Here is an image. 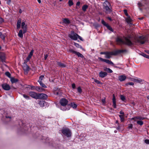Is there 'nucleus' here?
Listing matches in <instances>:
<instances>
[{
	"instance_id": "58",
	"label": "nucleus",
	"mask_w": 149,
	"mask_h": 149,
	"mask_svg": "<svg viewBox=\"0 0 149 149\" xmlns=\"http://www.w3.org/2000/svg\"><path fill=\"white\" fill-rule=\"evenodd\" d=\"M31 89L32 90H33L34 89H35V88L36 86H31Z\"/></svg>"
},
{
	"instance_id": "49",
	"label": "nucleus",
	"mask_w": 149,
	"mask_h": 149,
	"mask_svg": "<svg viewBox=\"0 0 149 149\" xmlns=\"http://www.w3.org/2000/svg\"><path fill=\"white\" fill-rule=\"evenodd\" d=\"M102 102V103L103 105H104L105 103V98L104 99H102L101 100Z\"/></svg>"
},
{
	"instance_id": "46",
	"label": "nucleus",
	"mask_w": 149,
	"mask_h": 149,
	"mask_svg": "<svg viewBox=\"0 0 149 149\" xmlns=\"http://www.w3.org/2000/svg\"><path fill=\"white\" fill-rule=\"evenodd\" d=\"M120 99L121 100L123 101H124L125 100V96L123 95H120Z\"/></svg>"
},
{
	"instance_id": "3",
	"label": "nucleus",
	"mask_w": 149,
	"mask_h": 149,
	"mask_svg": "<svg viewBox=\"0 0 149 149\" xmlns=\"http://www.w3.org/2000/svg\"><path fill=\"white\" fill-rule=\"evenodd\" d=\"M146 40V37L143 36H140L135 39V42L139 43L141 44H143L145 43Z\"/></svg>"
},
{
	"instance_id": "20",
	"label": "nucleus",
	"mask_w": 149,
	"mask_h": 149,
	"mask_svg": "<svg viewBox=\"0 0 149 149\" xmlns=\"http://www.w3.org/2000/svg\"><path fill=\"white\" fill-rule=\"evenodd\" d=\"M63 23L67 24H69L70 23V20L67 18H64L63 20Z\"/></svg>"
},
{
	"instance_id": "34",
	"label": "nucleus",
	"mask_w": 149,
	"mask_h": 149,
	"mask_svg": "<svg viewBox=\"0 0 149 149\" xmlns=\"http://www.w3.org/2000/svg\"><path fill=\"white\" fill-rule=\"evenodd\" d=\"M38 82L42 87L45 88H47L46 86L42 82V81H40V82Z\"/></svg>"
},
{
	"instance_id": "33",
	"label": "nucleus",
	"mask_w": 149,
	"mask_h": 149,
	"mask_svg": "<svg viewBox=\"0 0 149 149\" xmlns=\"http://www.w3.org/2000/svg\"><path fill=\"white\" fill-rule=\"evenodd\" d=\"M75 54L77 55L78 57H81L82 58L84 57L83 55L78 52H77Z\"/></svg>"
},
{
	"instance_id": "15",
	"label": "nucleus",
	"mask_w": 149,
	"mask_h": 149,
	"mask_svg": "<svg viewBox=\"0 0 149 149\" xmlns=\"http://www.w3.org/2000/svg\"><path fill=\"white\" fill-rule=\"evenodd\" d=\"M0 59L2 62H5V56L4 54H0Z\"/></svg>"
},
{
	"instance_id": "14",
	"label": "nucleus",
	"mask_w": 149,
	"mask_h": 149,
	"mask_svg": "<svg viewBox=\"0 0 149 149\" xmlns=\"http://www.w3.org/2000/svg\"><path fill=\"white\" fill-rule=\"evenodd\" d=\"M23 69L25 72L28 73V71L29 70V66L26 65L25 64L23 66Z\"/></svg>"
},
{
	"instance_id": "18",
	"label": "nucleus",
	"mask_w": 149,
	"mask_h": 149,
	"mask_svg": "<svg viewBox=\"0 0 149 149\" xmlns=\"http://www.w3.org/2000/svg\"><path fill=\"white\" fill-rule=\"evenodd\" d=\"M113 97L112 100L113 103V106L114 108H116V99L114 95L113 94Z\"/></svg>"
},
{
	"instance_id": "22",
	"label": "nucleus",
	"mask_w": 149,
	"mask_h": 149,
	"mask_svg": "<svg viewBox=\"0 0 149 149\" xmlns=\"http://www.w3.org/2000/svg\"><path fill=\"white\" fill-rule=\"evenodd\" d=\"M10 80L11 83L13 84L15 83L18 81V80L17 79H15L13 77H12L10 79Z\"/></svg>"
},
{
	"instance_id": "62",
	"label": "nucleus",
	"mask_w": 149,
	"mask_h": 149,
	"mask_svg": "<svg viewBox=\"0 0 149 149\" xmlns=\"http://www.w3.org/2000/svg\"><path fill=\"white\" fill-rule=\"evenodd\" d=\"M3 22V19L1 18L0 17V23H2Z\"/></svg>"
},
{
	"instance_id": "26",
	"label": "nucleus",
	"mask_w": 149,
	"mask_h": 149,
	"mask_svg": "<svg viewBox=\"0 0 149 149\" xmlns=\"http://www.w3.org/2000/svg\"><path fill=\"white\" fill-rule=\"evenodd\" d=\"M46 102L44 101H40L39 103L40 106L41 107H43L45 106Z\"/></svg>"
},
{
	"instance_id": "40",
	"label": "nucleus",
	"mask_w": 149,
	"mask_h": 149,
	"mask_svg": "<svg viewBox=\"0 0 149 149\" xmlns=\"http://www.w3.org/2000/svg\"><path fill=\"white\" fill-rule=\"evenodd\" d=\"M68 4L70 6H71L73 5V3L71 0H69L68 1Z\"/></svg>"
},
{
	"instance_id": "4",
	"label": "nucleus",
	"mask_w": 149,
	"mask_h": 149,
	"mask_svg": "<svg viewBox=\"0 0 149 149\" xmlns=\"http://www.w3.org/2000/svg\"><path fill=\"white\" fill-rule=\"evenodd\" d=\"M61 132L63 135L69 137L71 136V132L70 130L68 128H65L61 130Z\"/></svg>"
},
{
	"instance_id": "19",
	"label": "nucleus",
	"mask_w": 149,
	"mask_h": 149,
	"mask_svg": "<svg viewBox=\"0 0 149 149\" xmlns=\"http://www.w3.org/2000/svg\"><path fill=\"white\" fill-rule=\"evenodd\" d=\"M133 81L137 83H139L140 84H142L143 83V82L144 81L143 80L141 79H133Z\"/></svg>"
},
{
	"instance_id": "35",
	"label": "nucleus",
	"mask_w": 149,
	"mask_h": 149,
	"mask_svg": "<svg viewBox=\"0 0 149 149\" xmlns=\"http://www.w3.org/2000/svg\"><path fill=\"white\" fill-rule=\"evenodd\" d=\"M68 52L70 53H72L73 54H75L77 52L74 50L72 49H70L68 50Z\"/></svg>"
},
{
	"instance_id": "17",
	"label": "nucleus",
	"mask_w": 149,
	"mask_h": 149,
	"mask_svg": "<svg viewBox=\"0 0 149 149\" xmlns=\"http://www.w3.org/2000/svg\"><path fill=\"white\" fill-rule=\"evenodd\" d=\"M116 53V55L118 54L124 53L125 52H127V50L126 49H124V50H115Z\"/></svg>"
},
{
	"instance_id": "31",
	"label": "nucleus",
	"mask_w": 149,
	"mask_h": 149,
	"mask_svg": "<svg viewBox=\"0 0 149 149\" xmlns=\"http://www.w3.org/2000/svg\"><path fill=\"white\" fill-rule=\"evenodd\" d=\"M6 36V33H4L3 34L1 33V35L0 36V37L3 40H5V37Z\"/></svg>"
},
{
	"instance_id": "51",
	"label": "nucleus",
	"mask_w": 149,
	"mask_h": 149,
	"mask_svg": "<svg viewBox=\"0 0 149 149\" xmlns=\"http://www.w3.org/2000/svg\"><path fill=\"white\" fill-rule=\"evenodd\" d=\"M133 125L132 124H129L128 128L129 129H132V127Z\"/></svg>"
},
{
	"instance_id": "59",
	"label": "nucleus",
	"mask_w": 149,
	"mask_h": 149,
	"mask_svg": "<svg viewBox=\"0 0 149 149\" xmlns=\"http://www.w3.org/2000/svg\"><path fill=\"white\" fill-rule=\"evenodd\" d=\"M25 25V23H24V22H22V25H21L22 28L24 27Z\"/></svg>"
},
{
	"instance_id": "61",
	"label": "nucleus",
	"mask_w": 149,
	"mask_h": 149,
	"mask_svg": "<svg viewBox=\"0 0 149 149\" xmlns=\"http://www.w3.org/2000/svg\"><path fill=\"white\" fill-rule=\"evenodd\" d=\"M80 4V2L79 1H78L76 5L77 6H79Z\"/></svg>"
},
{
	"instance_id": "53",
	"label": "nucleus",
	"mask_w": 149,
	"mask_h": 149,
	"mask_svg": "<svg viewBox=\"0 0 149 149\" xmlns=\"http://www.w3.org/2000/svg\"><path fill=\"white\" fill-rule=\"evenodd\" d=\"M124 13L125 14V15L127 16H128V14L127 13V10H124Z\"/></svg>"
},
{
	"instance_id": "47",
	"label": "nucleus",
	"mask_w": 149,
	"mask_h": 149,
	"mask_svg": "<svg viewBox=\"0 0 149 149\" xmlns=\"http://www.w3.org/2000/svg\"><path fill=\"white\" fill-rule=\"evenodd\" d=\"M82 89L80 87H79L77 88V91L80 93H81L82 92Z\"/></svg>"
},
{
	"instance_id": "48",
	"label": "nucleus",
	"mask_w": 149,
	"mask_h": 149,
	"mask_svg": "<svg viewBox=\"0 0 149 149\" xmlns=\"http://www.w3.org/2000/svg\"><path fill=\"white\" fill-rule=\"evenodd\" d=\"M33 51H34L33 50V49L31 51V52H30L28 56H30L31 57L32 56H33Z\"/></svg>"
},
{
	"instance_id": "63",
	"label": "nucleus",
	"mask_w": 149,
	"mask_h": 149,
	"mask_svg": "<svg viewBox=\"0 0 149 149\" xmlns=\"http://www.w3.org/2000/svg\"><path fill=\"white\" fill-rule=\"evenodd\" d=\"M72 87L74 89L75 87V85L74 84H72Z\"/></svg>"
},
{
	"instance_id": "8",
	"label": "nucleus",
	"mask_w": 149,
	"mask_h": 149,
	"mask_svg": "<svg viewBox=\"0 0 149 149\" xmlns=\"http://www.w3.org/2000/svg\"><path fill=\"white\" fill-rule=\"evenodd\" d=\"M101 23L104 26L106 27L108 29L112 32H113V31L112 27L108 24L104 20H102Z\"/></svg>"
},
{
	"instance_id": "27",
	"label": "nucleus",
	"mask_w": 149,
	"mask_h": 149,
	"mask_svg": "<svg viewBox=\"0 0 149 149\" xmlns=\"http://www.w3.org/2000/svg\"><path fill=\"white\" fill-rule=\"evenodd\" d=\"M68 106L72 107L73 108H76L77 107L76 104L72 103H71L70 104H68Z\"/></svg>"
},
{
	"instance_id": "9",
	"label": "nucleus",
	"mask_w": 149,
	"mask_h": 149,
	"mask_svg": "<svg viewBox=\"0 0 149 149\" xmlns=\"http://www.w3.org/2000/svg\"><path fill=\"white\" fill-rule=\"evenodd\" d=\"M98 59H99L100 60L105 62L111 65H114L113 62L109 60L104 59L100 57H98Z\"/></svg>"
},
{
	"instance_id": "57",
	"label": "nucleus",
	"mask_w": 149,
	"mask_h": 149,
	"mask_svg": "<svg viewBox=\"0 0 149 149\" xmlns=\"http://www.w3.org/2000/svg\"><path fill=\"white\" fill-rule=\"evenodd\" d=\"M107 52H101L100 53V54H105L106 55V54H107Z\"/></svg>"
},
{
	"instance_id": "23",
	"label": "nucleus",
	"mask_w": 149,
	"mask_h": 149,
	"mask_svg": "<svg viewBox=\"0 0 149 149\" xmlns=\"http://www.w3.org/2000/svg\"><path fill=\"white\" fill-rule=\"evenodd\" d=\"M35 89L39 92H42L44 90V89L40 86H36V87Z\"/></svg>"
},
{
	"instance_id": "36",
	"label": "nucleus",
	"mask_w": 149,
	"mask_h": 149,
	"mask_svg": "<svg viewBox=\"0 0 149 149\" xmlns=\"http://www.w3.org/2000/svg\"><path fill=\"white\" fill-rule=\"evenodd\" d=\"M5 75L8 77L11 78L12 77H11V74L10 73L8 72H6L5 73Z\"/></svg>"
},
{
	"instance_id": "64",
	"label": "nucleus",
	"mask_w": 149,
	"mask_h": 149,
	"mask_svg": "<svg viewBox=\"0 0 149 149\" xmlns=\"http://www.w3.org/2000/svg\"><path fill=\"white\" fill-rule=\"evenodd\" d=\"M48 56V55L47 54H46L45 56V57H44L45 59V60H46V59H47V58Z\"/></svg>"
},
{
	"instance_id": "25",
	"label": "nucleus",
	"mask_w": 149,
	"mask_h": 149,
	"mask_svg": "<svg viewBox=\"0 0 149 149\" xmlns=\"http://www.w3.org/2000/svg\"><path fill=\"white\" fill-rule=\"evenodd\" d=\"M21 19H19L17 23V29L19 28L21 26Z\"/></svg>"
},
{
	"instance_id": "41",
	"label": "nucleus",
	"mask_w": 149,
	"mask_h": 149,
	"mask_svg": "<svg viewBox=\"0 0 149 149\" xmlns=\"http://www.w3.org/2000/svg\"><path fill=\"white\" fill-rule=\"evenodd\" d=\"M23 97L25 98L27 100H29L30 99V97L26 95H25V94H23Z\"/></svg>"
},
{
	"instance_id": "39",
	"label": "nucleus",
	"mask_w": 149,
	"mask_h": 149,
	"mask_svg": "<svg viewBox=\"0 0 149 149\" xmlns=\"http://www.w3.org/2000/svg\"><path fill=\"white\" fill-rule=\"evenodd\" d=\"M137 123L140 125H142L143 124V123L141 120H138L137 121Z\"/></svg>"
},
{
	"instance_id": "6",
	"label": "nucleus",
	"mask_w": 149,
	"mask_h": 149,
	"mask_svg": "<svg viewBox=\"0 0 149 149\" xmlns=\"http://www.w3.org/2000/svg\"><path fill=\"white\" fill-rule=\"evenodd\" d=\"M111 55H116L115 51H114L113 52H107L105 57L106 58L109 59L111 57Z\"/></svg>"
},
{
	"instance_id": "5",
	"label": "nucleus",
	"mask_w": 149,
	"mask_h": 149,
	"mask_svg": "<svg viewBox=\"0 0 149 149\" xmlns=\"http://www.w3.org/2000/svg\"><path fill=\"white\" fill-rule=\"evenodd\" d=\"M78 35L74 33V31H72L71 33L69 35V37L73 40H77L78 38Z\"/></svg>"
},
{
	"instance_id": "32",
	"label": "nucleus",
	"mask_w": 149,
	"mask_h": 149,
	"mask_svg": "<svg viewBox=\"0 0 149 149\" xmlns=\"http://www.w3.org/2000/svg\"><path fill=\"white\" fill-rule=\"evenodd\" d=\"M18 36L20 38H22L23 37V34L22 33V31L20 30L19 31V32L18 33Z\"/></svg>"
},
{
	"instance_id": "10",
	"label": "nucleus",
	"mask_w": 149,
	"mask_h": 149,
	"mask_svg": "<svg viewBox=\"0 0 149 149\" xmlns=\"http://www.w3.org/2000/svg\"><path fill=\"white\" fill-rule=\"evenodd\" d=\"M68 102V100L64 98H62L60 101V103L61 105L64 107L66 106Z\"/></svg>"
},
{
	"instance_id": "37",
	"label": "nucleus",
	"mask_w": 149,
	"mask_h": 149,
	"mask_svg": "<svg viewBox=\"0 0 149 149\" xmlns=\"http://www.w3.org/2000/svg\"><path fill=\"white\" fill-rule=\"evenodd\" d=\"M119 116L120 118L121 121V122H123L124 120V116L123 115H119Z\"/></svg>"
},
{
	"instance_id": "21",
	"label": "nucleus",
	"mask_w": 149,
	"mask_h": 149,
	"mask_svg": "<svg viewBox=\"0 0 149 149\" xmlns=\"http://www.w3.org/2000/svg\"><path fill=\"white\" fill-rule=\"evenodd\" d=\"M57 64L61 68H63L66 67V65L61 62H59L57 63Z\"/></svg>"
},
{
	"instance_id": "42",
	"label": "nucleus",
	"mask_w": 149,
	"mask_h": 149,
	"mask_svg": "<svg viewBox=\"0 0 149 149\" xmlns=\"http://www.w3.org/2000/svg\"><path fill=\"white\" fill-rule=\"evenodd\" d=\"M44 77V76L43 75H41L39 79L38 80V81L40 82V81H42V80Z\"/></svg>"
},
{
	"instance_id": "24",
	"label": "nucleus",
	"mask_w": 149,
	"mask_h": 149,
	"mask_svg": "<svg viewBox=\"0 0 149 149\" xmlns=\"http://www.w3.org/2000/svg\"><path fill=\"white\" fill-rule=\"evenodd\" d=\"M74 45L77 48H80L82 50H84V49L81 46L79 45V44L74 42Z\"/></svg>"
},
{
	"instance_id": "16",
	"label": "nucleus",
	"mask_w": 149,
	"mask_h": 149,
	"mask_svg": "<svg viewBox=\"0 0 149 149\" xmlns=\"http://www.w3.org/2000/svg\"><path fill=\"white\" fill-rule=\"evenodd\" d=\"M126 78V76L124 75H120L118 77V79L120 81L125 80Z\"/></svg>"
},
{
	"instance_id": "56",
	"label": "nucleus",
	"mask_w": 149,
	"mask_h": 149,
	"mask_svg": "<svg viewBox=\"0 0 149 149\" xmlns=\"http://www.w3.org/2000/svg\"><path fill=\"white\" fill-rule=\"evenodd\" d=\"M78 38L81 41H83V39L79 35L78 36Z\"/></svg>"
},
{
	"instance_id": "13",
	"label": "nucleus",
	"mask_w": 149,
	"mask_h": 149,
	"mask_svg": "<svg viewBox=\"0 0 149 149\" xmlns=\"http://www.w3.org/2000/svg\"><path fill=\"white\" fill-rule=\"evenodd\" d=\"M107 75V73L106 72L101 71L99 73V76L100 77L103 78Z\"/></svg>"
},
{
	"instance_id": "60",
	"label": "nucleus",
	"mask_w": 149,
	"mask_h": 149,
	"mask_svg": "<svg viewBox=\"0 0 149 149\" xmlns=\"http://www.w3.org/2000/svg\"><path fill=\"white\" fill-rule=\"evenodd\" d=\"M120 113L121 114V115H123V116H124V112H123L122 111H120Z\"/></svg>"
},
{
	"instance_id": "52",
	"label": "nucleus",
	"mask_w": 149,
	"mask_h": 149,
	"mask_svg": "<svg viewBox=\"0 0 149 149\" xmlns=\"http://www.w3.org/2000/svg\"><path fill=\"white\" fill-rule=\"evenodd\" d=\"M141 55L145 58H146V57L147 56V55L145 54V53H143L142 52H141Z\"/></svg>"
},
{
	"instance_id": "2",
	"label": "nucleus",
	"mask_w": 149,
	"mask_h": 149,
	"mask_svg": "<svg viewBox=\"0 0 149 149\" xmlns=\"http://www.w3.org/2000/svg\"><path fill=\"white\" fill-rule=\"evenodd\" d=\"M103 5V8L104 10L106 13H109L112 11L111 5L108 1H105Z\"/></svg>"
},
{
	"instance_id": "7",
	"label": "nucleus",
	"mask_w": 149,
	"mask_h": 149,
	"mask_svg": "<svg viewBox=\"0 0 149 149\" xmlns=\"http://www.w3.org/2000/svg\"><path fill=\"white\" fill-rule=\"evenodd\" d=\"M47 95L44 93H38L37 99H42L46 100L47 98Z\"/></svg>"
},
{
	"instance_id": "55",
	"label": "nucleus",
	"mask_w": 149,
	"mask_h": 149,
	"mask_svg": "<svg viewBox=\"0 0 149 149\" xmlns=\"http://www.w3.org/2000/svg\"><path fill=\"white\" fill-rule=\"evenodd\" d=\"M138 6L140 7L143 6V5L140 2H139L138 4Z\"/></svg>"
},
{
	"instance_id": "29",
	"label": "nucleus",
	"mask_w": 149,
	"mask_h": 149,
	"mask_svg": "<svg viewBox=\"0 0 149 149\" xmlns=\"http://www.w3.org/2000/svg\"><path fill=\"white\" fill-rule=\"evenodd\" d=\"M104 70L107 71L109 73H111L113 72V71L110 69L107 68H104Z\"/></svg>"
},
{
	"instance_id": "38",
	"label": "nucleus",
	"mask_w": 149,
	"mask_h": 149,
	"mask_svg": "<svg viewBox=\"0 0 149 149\" xmlns=\"http://www.w3.org/2000/svg\"><path fill=\"white\" fill-rule=\"evenodd\" d=\"M22 28L23 29V33H25L27 31V25H25L24 27H22Z\"/></svg>"
},
{
	"instance_id": "44",
	"label": "nucleus",
	"mask_w": 149,
	"mask_h": 149,
	"mask_svg": "<svg viewBox=\"0 0 149 149\" xmlns=\"http://www.w3.org/2000/svg\"><path fill=\"white\" fill-rule=\"evenodd\" d=\"M94 81L97 84H102L100 81H99L95 79H94Z\"/></svg>"
},
{
	"instance_id": "50",
	"label": "nucleus",
	"mask_w": 149,
	"mask_h": 149,
	"mask_svg": "<svg viewBox=\"0 0 149 149\" xmlns=\"http://www.w3.org/2000/svg\"><path fill=\"white\" fill-rule=\"evenodd\" d=\"M145 143L147 144H149V139H145L144 140Z\"/></svg>"
},
{
	"instance_id": "30",
	"label": "nucleus",
	"mask_w": 149,
	"mask_h": 149,
	"mask_svg": "<svg viewBox=\"0 0 149 149\" xmlns=\"http://www.w3.org/2000/svg\"><path fill=\"white\" fill-rule=\"evenodd\" d=\"M88 7V6L87 5H84L82 7V10L84 11L85 12Z\"/></svg>"
},
{
	"instance_id": "11",
	"label": "nucleus",
	"mask_w": 149,
	"mask_h": 149,
	"mask_svg": "<svg viewBox=\"0 0 149 149\" xmlns=\"http://www.w3.org/2000/svg\"><path fill=\"white\" fill-rule=\"evenodd\" d=\"M29 94L32 98L37 99L38 93L33 91H30L29 93Z\"/></svg>"
},
{
	"instance_id": "54",
	"label": "nucleus",
	"mask_w": 149,
	"mask_h": 149,
	"mask_svg": "<svg viewBox=\"0 0 149 149\" xmlns=\"http://www.w3.org/2000/svg\"><path fill=\"white\" fill-rule=\"evenodd\" d=\"M31 58V57L30 56H28L26 58V60L27 61H29L30 59Z\"/></svg>"
},
{
	"instance_id": "45",
	"label": "nucleus",
	"mask_w": 149,
	"mask_h": 149,
	"mask_svg": "<svg viewBox=\"0 0 149 149\" xmlns=\"http://www.w3.org/2000/svg\"><path fill=\"white\" fill-rule=\"evenodd\" d=\"M93 26H95L96 29L100 27V25L98 23H95L93 24Z\"/></svg>"
},
{
	"instance_id": "12",
	"label": "nucleus",
	"mask_w": 149,
	"mask_h": 149,
	"mask_svg": "<svg viewBox=\"0 0 149 149\" xmlns=\"http://www.w3.org/2000/svg\"><path fill=\"white\" fill-rule=\"evenodd\" d=\"M3 88L6 91H9L10 88L9 85L6 84H4L2 85Z\"/></svg>"
},
{
	"instance_id": "28",
	"label": "nucleus",
	"mask_w": 149,
	"mask_h": 149,
	"mask_svg": "<svg viewBox=\"0 0 149 149\" xmlns=\"http://www.w3.org/2000/svg\"><path fill=\"white\" fill-rule=\"evenodd\" d=\"M126 21L129 24H132L131 23V22L132 21V19L130 17H128L126 19Z\"/></svg>"
},
{
	"instance_id": "43",
	"label": "nucleus",
	"mask_w": 149,
	"mask_h": 149,
	"mask_svg": "<svg viewBox=\"0 0 149 149\" xmlns=\"http://www.w3.org/2000/svg\"><path fill=\"white\" fill-rule=\"evenodd\" d=\"M134 85V83L132 82H129V83L125 84V86H127L128 85L132 86V85Z\"/></svg>"
},
{
	"instance_id": "1",
	"label": "nucleus",
	"mask_w": 149,
	"mask_h": 149,
	"mask_svg": "<svg viewBox=\"0 0 149 149\" xmlns=\"http://www.w3.org/2000/svg\"><path fill=\"white\" fill-rule=\"evenodd\" d=\"M125 40L124 41L122 39L118 37L116 39V41L117 42L122 43L128 46H130L133 45V43L128 38L125 37Z\"/></svg>"
}]
</instances>
